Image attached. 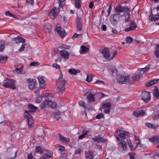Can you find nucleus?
I'll list each match as a JSON object with an SVG mask.
<instances>
[{"instance_id": "obj_31", "label": "nucleus", "mask_w": 159, "mask_h": 159, "mask_svg": "<svg viewBox=\"0 0 159 159\" xmlns=\"http://www.w3.org/2000/svg\"><path fill=\"white\" fill-rule=\"evenodd\" d=\"M62 77L63 74L62 72L61 71L58 77L59 81L57 82V83H58V84H59V83H63L64 82V83H66V81L62 78Z\"/></svg>"}, {"instance_id": "obj_44", "label": "nucleus", "mask_w": 159, "mask_h": 159, "mask_svg": "<svg viewBox=\"0 0 159 159\" xmlns=\"http://www.w3.org/2000/svg\"><path fill=\"white\" fill-rule=\"evenodd\" d=\"M78 103L80 106H82L84 108H85L86 103L84 101L80 100L79 102Z\"/></svg>"}, {"instance_id": "obj_30", "label": "nucleus", "mask_w": 159, "mask_h": 159, "mask_svg": "<svg viewBox=\"0 0 159 159\" xmlns=\"http://www.w3.org/2000/svg\"><path fill=\"white\" fill-rule=\"evenodd\" d=\"M68 72L71 74L76 75L77 73L80 72L79 70H76L74 69H70L68 70Z\"/></svg>"}, {"instance_id": "obj_60", "label": "nucleus", "mask_w": 159, "mask_h": 159, "mask_svg": "<svg viewBox=\"0 0 159 159\" xmlns=\"http://www.w3.org/2000/svg\"><path fill=\"white\" fill-rule=\"evenodd\" d=\"M112 9V7H111V4L109 7V8L107 10V12H108V16H109L110 14L111 11Z\"/></svg>"}, {"instance_id": "obj_23", "label": "nucleus", "mask_w": 159, "mask_h": 159, "mask_svg": "<svg viewBox=\"0 0 159 159\" xmlns=\"http://www.w3.org/2000/svg\"><path fill=\"white\" fill-rule=\"evenodd\" d=\"M120 15L117 13L113 16V18L111 20V21L113 24H115L120 19Z\"/></svg>"}, {"instance_id": "obj_48", "label": "nucleus", "mask_w": 159, "mask_h": 159, "mask_svg": "<svg viewBox=\"0 0 159 159\" xmlns=\"http://www.w3.org/2000/svg\"><path fill=\"white\" fill-rule=\"evenodd\" d=\"M133 115L135 117H138L140 116V115L139 114V111H135L133 113Z\"/></svg>"}, {"instance_id": "obj_52", "label": "nucleus", "mask_w": 159, "mask_h": 159, "mask_svg": "<svg viewBox=\"0 0 159 159\" xmlns=\"http://www.w3.org/2000/svg\"><path fill=\"white\" fill-rule=\"evenodd\" d=\"M126 40L127 43H130L133 41V39L130 37H127Z\"/></svg>"}, {"instance_id": "obj_46", "label": "nucleus", "mask_w": 159, "mask_h": 159, "mask_svg": "<svg viewBox=\"0 0 159 159\" xmlns=\"http://www.w3.org/2000/svg\"><path fill=\"white\" fill-rule=\"evenodd\" d=\"M67 156V154L66 153H63L60 157V158L61 159H66Z\"/></svg>"}, {"instance_id": "obj_57", "label": "nucleus", "mask_w": 159, "mask_h": 159, "mask_svg": "<svg viewBox=\"0 0 159 159\" xmlns=\"http://www.w3.org/2000/svg\"><path fill=\"white\" fill-rule=\"evenodd\" d=\"M104 82L102 80H97L94 83H93L94 84H104Z\"/></svg>"}, {"instance_id": "obj_13", "label": "nucleus", "mask_w": 159, "mask_h": 159, "mask_svg": "<svg viewBox=\"0 0 159 159\" xmlns=\"http://www.w3.org/2000/svg\"><path fill=\"white\" fill-rule=\"evenodd\" d=\"M102 53L103 57L106 59H109L110 57V53L109 49L107 48H105L102 49Z\"/></svg>"}, {"instance_id": "obj_45", "label": "nucleus", "mask_w": 159, "mask_h": 159, "mask_svg": "<svg viewBox=\"0 0 159 159\" xmlns=\"http://www.w3.org/2000/svg\"><path fill=\"white\" fill-rule=\"evenodd\" d=\"M0 58L1 61H0V63L2 64L5 63L6 62L7 59V57H2L1 58Z\"/></svg>"}, {"instance_id": "obj_35", "label": "nucleus", "mask_w": 159, "mask_h": 159, "mask_svg": "<svg viewBox=\"0 0 159 159\" xmlns=\"http://www.w3.org/2000/svg\"><path fill=\"white\" fill-rule=\"evenodd\" d=\"M75 7L77 8H79L81 7V0H75Z\"/></svg>"}, {"instance_id": "obj_47", "label": "nucleus", "mask_w": 159, "mask_h": 159, "mask_svg": "<svg viewBox=\"0 0 159 159\" xmlns=\"http://www.w3.org/2000/svg\"><path fill=\"white\" fill-rule=\"evenodd\" d=\"M153 84L152 80H150L147 82L145 84V86L146 87H150Z\"/></svg>"}, {"instance_id": "obj_2", "label": "nucleus", "mask_w": 159, "mask_h": 159, "mask_svg": "<svg viewBox=\"0 0 159 159\" xmlns=\"http://www.w3.org/2000/svg\"><path fill=\"white\" fill-rule=\"evenodd\" d=\"M51 95V93H48L47 95L43 94H40V97L42 98L46 97L45 99H45L43 102L40 104V107L42 108L49 107H50L53 109L56 108L57 104L55 102H53L52 101L49 100V97Z\"/></svg>"}, {"instance_id": "obj_29", "label": "nucleus", "mask_w": 159, "mask_h": 159, "mask_svg": "<svg viewBox=\"0 0 159 159\" xmlns=\"http://www.w3.org/2000/svg\"><path fill=\"white\" fill-rule=\"evenodd\" d=\"M88 133V130H84L82 131V134L78 137V139H82L86 137Z\"/></svg>"}, {"instance_id": "obj_33", "label": "nucleus", "mask_w": 159, "mask_h": 159, "mask_svg": "<svg viewBox=\"0 0 159 159\" xmlns=\"http://www.w3.org/2000/svg\"><path fill=\"white\" fill-rule=\"evenodd\" d=\"M66 0H57L59 7L62 8L65 6V2L64 1Z\"/></svg>"}, {"instance_id": "obj_53", "label": "nucleus", "mask_w": 159, "mask_h": 159, "mask_svg": "<svg viewBox=\"0 0 159 159\" xmlns=\"http://www.w3.org/2000/svg\"><path fill=\"white\" fill-rule=\"evenodd\" d=\"M39 64L38 62H32L30 63V65L31 66H39Z\"/></svg>"}, {"instance_id": "obj_59", "label": "nucleus", "mask_w": 159, "mask_h": 159, "mask_svg": "<svg viewBox=\"0 0 159 159\" xmlns=\"http://www.w3.org/2000/svg\"><path fill=\"white\" fill-rule=\"evenodd\" d=\"M26 2L28 4L32 5L34 4L33 0H26Z\"/></svg>"}, {"instance_id": "obj_34", "label": "nucleus", "mask_w": 159, "mask_h": 159, "mask_svg": "<svg viewBox=\"0 0 159 159\" xmlns=\"http://www.w3.org/2000/svg\"><path fill=\"white\" fill-rule=\"evenodd\" d=\"M102 106L105 109H111V104L109 102H106L103 103Z\"/></svg>"}, {"instance_id": "obj_50", "label": "nucleus", "mask_w": 159, "mask_h": 159, "mask_svg": "<svg viewBox=\"0 0 159 159\" xmlns=\"http://www.w3.org/2000/svg\"><path fill=\"white\" fill-rule=\"evenodd\" d=\"M5 48V45L4 43H2L1 42V43L0 44V51H2Z\"/></svg>"}, {"instance_id": "obj_32", "label": "nucleus", "mask_w": 159, "mask_h": 159, "mask_svg": "<svg viewBox=\"0 0 159 159\" xmlns=\"http://www.w3.org/2000/svg\"><path fill=\"white\" fill-rule=\"evenodd\" d=\"M154 54L156 57L159 58V45L157 44L156 46Z\"/></svg>"}, {"instance_id": "obj_9", "label": "nucleus", "mask_w": 159, "mask_h": 159, "mask_svg": "<svg viewBox=\"0 0 159 159\" xmlns=\"http://www.w3.org/2000/svg\"><path fill=\"white\" fill-rule=\"evenodd\" d=\"M115 11L118 14H120V12H129L130 9L126 7L122 6L121 5H119L116 6Z\"/></svg>"}, {"instance_id": "obj_3", "label": "nucleus", "mask_w": 159, "mask_h": 159, "mask_svg": "<svg viewBox=\"0 0 159 159\" xmlns=\"http://www.w3.org/2000/svg\"><path fill=\"white\" fill-rule=\"evenodd\" d=\"M129 81V76L126 73H123L120 76L118 82L120 84H126Z\"/></svg>"}, {"instance_id": "obj_42", "label": "nucleus", "mask_w": 159, "mask_h": 159, "mask_svg": "<svg viewBox=\"0 0 159 159\" xmlns=\"http://www.w3.org/2000/svg\"><path fill=\"white\" fill-rule=\"evenodd\" d=\"M56 147L57 148H58L59 151H63L65 150V148L63 146H61L59 144H57L56 145Z\"/></svg>"}, {"instance_id": "obj_12", "label": "nucleus", "mask_w": 159, "mask_h": 159, "mask_svg": "<svg viewBox=\"0 0 159 159\" xmlns=\"http://www.w3.org/2000/svg\"><path fill=\"white\" fill-rule=\"evenodd\" d=\"M66 83H57V85L58 86L57 92L59 94H62L65 89V85Z\"/></svg>"}, {"instance_id": "obj_22", "label": "nucleus", "mask_w": 159, "mask_h": 159, "mask_svg": "<svg viewBox=\"0 0 159 159\" xmlns=\"http://www.w3.org/2000/svg\"><path fill=\"white\" fill-rule=\"evenodd\" d=\"M85 156L86 159H93L94 157L93 153L91 150L85 151Z\"/></svg>"}, {"instance_id": "obj_7", "label": "nucleus", "mask_w": 159, "mask_h": 159, "mask_svg": "<svg viewBox=\"0 0 159 159\" xmlns=\"http://www.w3.org/2000/svg\"><path fill=\"white\" fill-rule=\"evenodd\" d=\"M60 11L59 9L54 7L52 9L50 12L48 13V15L52 20L55 19L57 17Z\"/></svg>"}, {"instance_id": "obj_61", "label": "nucleus", "mask_w": 159, "mask_h": 159, "mask_svg": "<svg viewBox=\"0 0 159 159\" xmlns=\"http://www.w3.org/2000/svg\"><path fill=\"white\" fill-rule=\"evenodd\" d=\"M112 75L113 76H115L116 75V74H117L118 72V70L116 69H114L113 70H112Z\"/></svg>"}, {"instance_id": "obj_64", "label": "nucleus", "mask_w": 159, "mask_h": 159, "mask_svg": "<svg viewBox=\"0 0 159 159\" xmlns=\"http://www.w3.org/2000/svg\"><path fill=\"white\" fill-rule=\"evenodd\" d=\"M111 109H104V112L106 113L107 114H109L110 112V110Z\"/></svg>"}, {"instance_id": "obj_14", "label": "nucleus", "mask_w": 159, "mask_h": 159, "mask_svg": "<svg viewBox=\"0 0 159 159\" xmlns=\"http://www.w3.org/2000/svg\"><path fill=\"white\" fill-rule=\"evenodd\" d=\"M76 24L77 28L76 31H81L82 30L83 25L82 20L81 18L78 17L76 18Z\"/></svg>"}, {"instance_id": "obj_36", "label": "nucleus", "mask_w": 159, "mask_h": 159, "mask_svg": "<svg viewBox=\"0 0 159 159\" xmlns=\"http://www.w3.org/2000/svg\"><path fill=\"white\" fill-rule=\"evenodd\" d=\"M154 95L156 98H159V90L157 87L155 88Z\"/></svg>"}, {"instance_id": "obj_49", "label": "nucleus", "mask_w": 159, "mask_h": 159, "mask_svg": "<svg viewBox=\"0 0 159 159\" xmlns=\"http://www.w3.org/2000/svg\"><path fill=\"white\" fill-rule=\"evenodd\" d=\"M5 15L7 16H9L10 17H14L13 15L9 11H7L5 12Z\"/></svg>"}, {"instance_id": "obj_19", "label": "nucleus", "mask_w": 159, "mask_h": 159, "mask_svg": "<svg viewBox=\"0 0 159 159\" xmlns=\"http://www.w3.org/2000/svg\"><path fill=\"white\" fill-rule=\"evenodd\" d=\"M59 53L61 56L65 59L67 60L69 57L68 52L66 50L60 51Z\"/></svg>"}, {"instance_id": "obj_16", "label": "nucleus", "mask_w": 159, "mask_h": 159, "mask_svg": "<svg viewBox=\"0 0 159 159\" xmlns=\"http://www.w3.org/2000/svg\"><path fill=\"white\" fill-rule=\"evenodd\" d=\"M55 30L58 33L59 35L62 38H64L65 36V31L63 29L60 27H58L56 28Z\"/></svg>"}, {"instance_id": "obj_5", "label": "nucleus", "mask_w": 159, "mask_h": 159, "mask_svg": "<svg viewBox=\"0 0 159 159\" xmlns=\"http://www.w3.org/2000/svg\"><path fill=\"white\" fill-rule=\"evenodd\" d=\"M40 153L44 152L40 159H48V158H50L52 157L53 152H52L48 150L43 149L40 148Z\"/></svg>"}, {"instance_id": "obj_17", "label": "nucleus", "mask_w": 159, "mask_h": 159, "mask_svg": "<svg viewBox=\"0 0 159 159\" xmlns=\"http://www.w3.org/2000/svg\"><path fill=\"white\" fill-rule=\"evenodd\" d=\"M159 19V15L157 14H156L155 15H154L152 13V11H151L149 17V20L151 21H155Z\"/></svg>"}, {"instance_id": "obj_62", "label": "nucleus", "mask_w": 159, "mask_h": 159, "mask_svg": "<svg viewBox=\"0 0 159 159\" xmlns=\"http://www.w3.org/2000/svg\"><path fill=\"white\" fill-rule=\"evenodd\" d=\"M100 139V138L98 137H95V138H93L92 140L95 142H97L98 141V143L99 142V141H98Z\"/></svg>"}, {"instance_id": "obj_15", "label": "nucleus", "mask_w": 159, "mask_h": 159, "mask_svg": "<svg viewBox=\"0 0 159 159\" xmlns=\"http://www.w3.org/2000/svg\"><path fill=\"white\" fill-rule=\"evenodd\" d=\"M130 26L128 28H126L125 29V31L127 32L132 30H135L137 28V25L135 24L134 21H131L130 24Z\"/></svg>"}, {"instance_id": "obj_51", "label": "nucleus", "mask_w": 159, "mask_h": 159, "mask_svg": "<svg viewBox=\"0 0 159 159\" xmlns=\"http://www.w3.org/2000/svg\"><path fill=\"white\" fill-rule=\"evenodd\" d=\"M25 44L24 43H23L21 47L19 49L18 51L19 52H21L25 48Z\"/></svg>"}, {"instance_id": "obj_8", "label": "nucleus", "mask_w": 159, "mask_h": 159, "mask_svg": "<svg viewBox=\"0 0 159 159\" xmlns=\"http://www.w3.org/2000/svg\"><path fill=\"white\" fill-rule=\"evenodd\" d=\"M15 83V80H9L4 83L3 86L6 88H11L14 90L16 89V87L14 86Z\"/></svg>"}, {"instance_id": "obj_38", "label": "nucleus", "mask_w": 159, "mask_h": 159, "mask_svg": "<svg viewBox=\"0 0 159 159\" xmlns=\"http://www.w3.org/2000/svg\"><path fill=\"white\" fill-rule=\"evenodd\" d=\"M159 117V110L157 111L155 114L152 116V119L153 120H157Z\"/></svg>"}, {"instance_id": "obj_6", "label": "nucleus", "mask_w": 159, "mask_h": 159, "mask_svg": "<svg viewBox=\"0 0 159 159\" xmlns=\"http://www.w3.org/2000/svg\"><path fill=\"white\" fill-rule=\"evenodd\" d=\"M97 91L95 89H92L86 96V98L89 102L95 101L94 96L96 95Z\"/></svg>"}, {"instance_id": "obj_20", "label": "nucleus", "mask_w": 159, "mask_h": 159, "mask_svg": "<svg viewBox=\"0 0 159 159\" xmlns=\"http://www.w3.org/2000/svg\"><path fill=\"white\" fill-rule=\"evenodd\" d=\"M52 26L48 23H45L43 25V30L46 33H50L51 31Z\"/></svg>"}, {"instance_id": "obj_39", "label": "nucleus", "mask_w": 159, "mask_h": 159, "mask_svg": "<svg viewBox=\"0 0 159 159\" xmlns=\"http://www.w3.org/2000/svg\"><path fill=\"white\" fill-rule=\"evenodd\" d=\"M126 13L125 15V22H128L129 21L130 17V14L129 12H126Z\"/></svg>"}, {"instance_id": "obj_1", "label": "nucleus", "mask_w": 159, "mask_h": 159, "mask_svg": "<svg viewBox=\"0 0 159 159\" xmlns=\"http://www.w3.org/2000/svg\"><path fill=\"white\" fill-rule=\"evenodd\" d=\"M130 134L126 131H116L115 135L117 140L119 141V145L120 147L122 148L124 150L127 149L126 142L124 140L125 139L126 136H129Z\"/></svg>"}, {"instance_id": "obj_55", "label": "nucleus", "mask_w": 159, "mask_h": 159, "mask_svg": "<svg viewBox=\"0 0 159 159\" xmlns=\"http://www.w3.org/2000/svg\"><path fill=\"white\" fill-rule=\"evenodd\" d=\"M13 125V123L12 122L6 120V125H7L8 126H12Z\"/></svg>"}, {"instance_id": "obj_27", "label": "nucleus", "mask_w": 159, "mask_h": 159, "mask_svg": "<svg viewBox=\"0 0 159 159\" xmlns=\"http://www.w3.org/2000/svg\"><path fill=\"white\" fill-rule=\"evenodd\" d=\"M13 40L17 43H24L25 41V39L22 37H19L13 38Z\"/></svg>"}, {"instance_id": "obj_54", "label": "nucleus", "mask_w": 159, "mask_h": 159, "mask_svg": "<svg viewBox=\"0 0 159 159\" xmlns=\"http://www.w3.org/2000/svg\"><path fill=\"white\" fill-rule=\"evenodd\" d=\"M104 117L102 113L98 114L96 117V118L97 119H100L101 118H103Z\"/></svg>"}, {"instance_id": "obj_37", "label": "nucleus", "mask_w": 159, "mask_h": 159, "mask_svg": "<svg viewBox=\"0 0 159 159\" xmlns=\"http://www.w3.org/2000/svg\"><path fill=\"white\" fill-rule=\"evenodd\" d=\"M81 51H80V53L82 54L84 52H87V51L89 50V48L86 47L85 46L82 45L81 47Z\"/></svg>"}, {"instance_id": "obj_56", "label": "nucleus", "mask_w": 159, "mask_h": 159, "mask_svg": "<svg viewBox=\"0 0 159 159\" xmlns=\"http://www.w3.org/2000/svg\"><path fill=\"white\" fill-rule=\"evenodd\" d=\"M52 66L57 69L60 70V66L57 63H54L52 64Z\"/></svg>"}, {"instance_id": "obj_63", "label": "nucleus", "mask_w": 159, "mask_h": 159, "mask_svg": "<svg viewBox=\"0 0 159 159\" xmlns=\"http://www.w3.org/2000/svg\"><path fill=\"white\" fill-rule=\"evenodd\" d=\"M22 69L21 68H20L19 69L18 68H16L14 72V73H15V72L17 73H20L21 72Z\"/></svg>"}, {"instance_id": "obj_25", "label": "nucleus", "mask_w": 159, "mask_h": 159, "mask_svg": "<svg viewBox=\"0 0 159 159\" xmlns=\"http://www.w3.org/2000/svg\"><path fill=\"white\" fill-rule=\"evenodd\" d=\"M58 135L60 140L62 142L66 143L70 142L69 138L64 137L60 134H59Z\"/></svg>"}, {"instance_id": "obj_26", "label": "nucleus", "mask_w": 159, "mask_h": 159, "mask_svg": "<svg viewBox=\"0 0 159 159\" xmlns=\"http://www.w3.org/2000/svg\"><path fill=\"white\" fill-rule=\"evenodd\" d=\"M61 116V113L58 111H56L53 114L54 119L55 120H57L60 118Z\"/></svg>"}, {"instance_id": "obj_10", "label": "nucleus", "mask_w": 159, "mask_h": 159, "mask_svg": "<svg viewBox=\"0 0 159 159\" xmlns=\"http://www.w3.org/2000/svg\"><path fill=\"white\" fill-rule=\"evenodd\" d=\"M141 96L142 97V99L146 103L148 102L150 100L151 98L150 93L149 92L145 91L142 92Z\"/></svg>"}, {"instance_id": "obj_11", "label": "nucleus", "mask_w": 159, "mask_h": 159, "mask_svg": "<svg viewBox=\"0 0 159 159\" xmlns=\"http://www.w3.org/2000/svg\"><path fill=\"white\" fill-rule=\"evenodd\" d=\"M29 88L30 90H32L35 89L37 86L36 80L35 79H28L27 80Z\"/></svg>"}, {"instance_id": "obj_58", "label": "nucleus", "mask_w": 159, "mask_h": 159, "mask_svg": "<svg viewBox=\"0 0 159 159\" xmlns=\"http://www.w3.org/2000/svg\"><path fill=\"white\" fill-rule=\"evenodd\" d=\"M92 76L91 75L89 76V75H88L87 77L86 80L88 82H90L92 81Z\"/></svg>"}, {"instance_id": "obj_41", "label": "nucleus", "mask_w": 159, "mask_h": 159, "mask_svg": "<svg viewBox=\"0 0 159 159\" xmlns=\"http://www.w3.org/2000/svg\"><path fill=\"white\" fill-rule=\"evenodd\" d=\"M140 78V75L138 74H135L133 76L132 78L134 81H137Z\"/></svg>"}, {"instance_id": "obj_4", "label": "nucleus", "mask_w": 159, "mask_h": 159, "mask_svg": "<svg viewBox=\"0 0 159 159\" xmlns=\"http://www.w3.org/2000/svg\"><path fill=\"white\" fill-rule=\"evenodd\" d=\"M32 113V112H30V111H25L24 113V117L27 119L29 126L30 128L32 127L34 125V120L31 115Z\"/></svg>"}, {"instance_id": "obj_24", "label": "nucleus", "mask_w": 159, "mask_h": 159, "mask_svg": "<svg viewBox=\"0 0 159 159\" xmlns=\"http://www.w3.org/2000/svg\"><path fill=\"white\" fill-rule=\"evenodd\" d=\"M149 140L153 143H159V136L155 135L152 138H149Z\"/></svg>"}, {"instance_id": "obj_21", "label": "nucleus", "mask_w": 159, "mask_h": 159, "mask_svg": "<svg viewBox=\"0 0 159 159\" xmlns=\"http://www.w3.org/2000/svg\"><path fill=\"white\" fill-rule=\"evenodd\" d=\"M46 78L44 76L40 77V89H45L47 86L45 81Z\"/></svg>"}, {"instance_id": "obj_28", "label": "nucleus", "mask_w": 159, "mask_h": 159, "mask_svg": "<svg viewBox=\"0 0 159 159\" xmlns=\"http://www.w3.org/2000/svg\"><path fill=\"white\" fill-rule=\"evenodd\" d=\"M28 106L30 110V112H32L33 113L35 112L38 108L32 104H29Z\"/></svg>"}, {"instance_id": "obj_43", "label": "nucleus", "mask_w": 159, "mask_h": 159, "mask_svg": "<svg viewBox=\"0 0 159 159\" xmlns=\"http://www.w3.org/2000/svg\"><path fill=\"white\" fill-rule=\"evenodd\" d=\"M150 67V65H147L145 67L141 69V71L145 72L147 71Z\"/></svg>"}, {"instance_id": "obj_40", "label": "nucleus", "mask_w": 159, "mask_h": 159, "mask_svg": "<svg viewBox=\"0 0 159 159\" xmlns=\"http://www.w3.org/2000/svg\"><path fill=\"white\" fill-rule=\"evenodd\" d=\"M145 125L147 127H148L149 128L154 129H156L155 125L151 123H146L145 124Z\"/></svg>"}, {"instance_id": "obj_18", "label": "nucleus", "mask_w": 159, "mask_h": 159, "mask_svg": "<svg viewBox=\"0 0 159 159\" xmlns=\"http://www.w3.org/2000/svg\"><path fill=\"white\" fill-rule=\"evenodd\" d=\"M126 138V141L128 145L130 147V150L131 151H134L137 148L138 145L135 144L134 145H132V143L130 138L128 137H127Z\"/></svg>"}]
</instances>
